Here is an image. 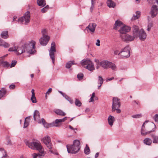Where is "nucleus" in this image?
Segmentation results:
<instances>
[{
  "mask_svg": "<svg viewBox=\"0 0 158 158\" xmlns=\"http://www.w3.org/2000/svg\"><path fill=\"white\" fill-rule=\"evenodd\" d=\"M34 120L37 121L39 123H42L45 127L48 128L52 127H58L61 125V123L64 122L67 119V117H65L64 118L61 119H56L54 122L50 123L47 124L43 118L40 119V113L39 111L35 110L34 113Z\"/></svg>",
  "mask_w": 158,
  "mask_h": 158,
  "instance_id": "1",
  "label": "nucleus"
},
{
  "mask_svg": "<svg viewBox=\"0 0 158 158\" xmlns=\"http://www.w3.org/2000/svg\"><path fill=\"white\" fill-rule=\"evenodd\" d=\"M25 142L29 148L32 149H36L40 153L33 154V158H42V156H44V155H43L44 149L39 141L34 139L30 142L26 140L25 141Z\"/></svg>",
  "mask_w": 158,
  "mask_h": 158,
  "instance_id": "2",
  "label": "nucleus"
},
{
  "mask_svg": "<svg viewBox=\"0 0 158 158\" xmlns=\"http://www.w3.org/2000/svg\"><path fill=\"white\" fill-rule=\"evenodd\" d=\"M132 30L133 36L128 34L121 35L120 37L123 41L128 42L133 40L135 38L138 37V27L135 25H133Z\"/></svg>",
  "mask_w": 158,
  "mask_h": 158,
  "instance_id": "3",
  "label": "nucleus"
},
{
  "mask_svg": "<svg viewBox=\"0 0 158 158\" xmlns=\"http://www.w3.org/2000/svg\"><path fill=\"white\" fill-rule=\"evenodd\" d=\"M80 142L79 140H74L73 144L68 145L66 146L68 152L72 154L77 153L80 149Z\"/></svg>",
  "mask_w": 158,
  "mask_h": 158,
  "instance_id": "4",
  "label": "nucleus"
},
{
  "mask_svg": "<svg viewBox=\"0 0 158 158\" xmlns=\"http://www.w3.org/2000/svg\"><path fill=\"white\" fill-rule=\"evenodd\" d=\"M98 64L101 65L104 69H107L110 68L112 70H115L116 69V67L115 64L107 60H103L98 62Z\"/></svg>",
  "mask_w": 158,
  "mask_h": 158,
  "instance_id": "5",
  "label": "nucleus"
},
{
  "mask_svg": "<svg viewBox=\"0 0 158 158\" xmlns=\"http://www.w3.org/2000/svg\"><path fill=\"white\" fill-rule=\"evenodd\" d=\"M30 14L29 11L27 12L24 15L23 17L20 18L18 20V22L21 23H23L25 22V24H27L30 22Z\"/></svg>",
  "mask_w": 158,
  "mask_h": 158,
  "instance_id": "6",
  "label": "nucleus"
},
{
  "mask_svg": "<svg viewBox=\"0 0 158 158\" xmlns=\"http://www.w3.org/2000/svg\"><path fill=\"white\" fill-rule=\"evenodd\" d=\"M130 48L129 46H127L123 48L120 52V56L123 58L128 57L130 56Z\"/></svg>",
  "mask_w": 158,
  "mask_h": 158,
  "instance_id": "7",
  "label": "nucleus"
},
{
  "mask_svg": "<svg viewBox=\"0 0 158 158\" xmlns=\"http://www.w3.org/2000/svg\"><path fill=\"white\" fill-rule=\"evenodd\" d=\"M42 140L48 148L50 149H52V145L49 136L47 135L45 136L43 138Z\"/></svg>",
  "mask_w": 158,
  "mask_h": 158,
  "instance_id": "8",
  "label": "nucleus"
},
{
  "mask_svg": "<svg viewBox=\"0 0 158 158\" xmlns=\"http://www.w3.org/2000/svg\"><path fill=\"white\" fill-rule=\"evenodd\" d=\"M55 46V42H53L51 44V49L49 50V55L53 63H54L55 61L54 52L56 51Z\"/></svg>",
  "mask_w": 158,
  "mask_h": 158,
  "instance_id": "9",
  "label": "nucleus"
},
{
  "mask_svg": "<svg viewBox=\"0 0 158 158\" xmlns=\"http://www.w3.org/2000/svg\"><path fill=\"white\" fill-rule=\"evenodd\" d=\"M121 106L120 99L117 97H114L113 99V103L112 106V110L114 111L116 110V108H119Z\"/></svg>",
  "mask_w": 158,
  "mask_h": 158,
  "instance_id": "10",
  "label": "nucleus"
},
{
  "mask_svg": "<svg viewBox=\"0 0 158 158\" xmlns=\"http://www.w3.org/2000/svg\"><path fill=\"white\" fill-rule=\"evenodd\" d=\"M146 33L142 29L139 31L138 28V37H139L140 40H141L144 41L146 39Z\"/></svg>",
  "mask_w": 158,
  "mask_h": 158,
  "instance_id": "11",
  "label": "nucleus"
},
{
  "mask_svg": "<svg viewBox=\"0 0 158 158\" xmlns=\"http://www.w3.org/2000/svg\"><path fill=\"white\" fill-rule=\"evenodd\" d=\"M158 6L153 5L151 9L150 14L152 17L154 18L155 17L158 13Z\"/></svg>",
  "mask_w": 158,
  "mask_h": 158,
  "instance_id": "12",
  "label": "nucleus"
},
{
  "mask_svg": "<svg viewBox=\"0 0 158 158\" xmlns=\"http://www.w3.org/2000/svg\"><path fill=\"white\" fill-rule=\"evenodd\" d=\"M131 30L130 27L123 25L121 27L120 29L118 30V31L122 34H126V33L129 31Z\"/></svg>",
  "mask_w": 158,
  "mask_h": 158,
  "instance_id": "13",
  "label": "nucleus"
},
{
  "mask_svg": "<svg viewBox=\"0 0 158 158\" xmlns=\"http://www.w3.org/2000/svg\"><path fill=\"white\" fill-rule=\"evenodd\" d=\"M49 36H42L40 39V44L43 46H45L49 40Z\"/></svg>",
  "mask_w": 158,
  "mask_h": 158,
  "instance_id": "14",
  "label": "nucleus"
},
{
  "mask_svg": "<svg viewBox=\"0 0 158 158\" xmlns=\"http://www.w3.org/2000/svg\"><path fill=\"white\" fill-rule=\"evenodd\" d=\"M148 121H145L143 123L142 126V128L141 130V135H146L148 134H150L151 132L153 131L154 130H151V131H146L145 130V127L144 126V125L145 124L147 123Z\"/></svg>",
  "mask_w": 158,
  "mask_h": 158,
  "instance_id": "15",
  "label": "nucleus"
},
{
  "mask_svg": "<svg viewBox=\"0 0 158 158\" xmlns=\"http://www.w3.org/2000/svg\"><path fill=\"white\" fill-rule=\"evenodd\" d=\"M36 42L34 41H31V43L29 44V46L32 48L31 50H29L28 52L30 54H33L34 53L35 50V45Z\"/></svg>",
  "mask_w": 158,
  "mask_h": 158,
  "instance_id": "16",
  "label": "nucleus"
},
{
  "mask_svg": "<svg viewBox=\"0 0 158 158\" xmlns=\"http://www.w3.org/2000/svg\"><path fill=\"white\" fill-rule=\"evenodd\" d=\"M25 46H22L21 47H16V54L18 55H19L23 53L25 51Z\"/></svg>",
  "mask_w": 158,
  "mask_h": 158,
  "instance_id": "17",
  "label": "nucleus"
},
{
  "mask_svg": "<svg viewBox=\"0 0 158 158\" xmlns=\"http://www.w3.org/2000/svg\"><path fill=\"white\" fill-rule=\"evenodd\" d=\"M124 24L122 23L118 20H116L115 21L114 24V29L115 30H117L119 28V27L121 28L123 26Z\"/></svg>",
  "mask_w": 158,
  "mask_h": 158,
  "instance_id": "18",
  "label": "nucleus"
},
{
  "mask_svg": "<svg viewBox=\"0 0 158 158\" xmlns=\"http://www.w3.org/2000/svg\"><path fill=\"white\" fill-rule=\"evenodd\" d=\"M96 26V23H90L89 26L86 27V28H88L92 32H94L95 30Z\"/></svg>",
  "mask_w": 158,
  "mask_h": 158,
  "instance_id": "19",
  "label": "nucleus"
},
{
  "mask_svg": "<svg viewBox=\"0 0 158 158\" xmlns=\"http://www.w3.org/2000/svg\"><path fill=\"white\" fill-rule=\"evenodd\" d=\"M37 3L38 6L40 7H42L46 5L45 0H37Z\"/></svg>",
  "mask_w": 158,
  "mask_h": 158,
  "instance_id": "20",
  "label": "nucleus"
},
{
  "mask_svg": "<svg viewBox=\"0 0 158 158\" xmlns=\"http://www.w3.org/2000/svg\"><path fill=\"white\" fill-rule=\"evenodd\" d=\"M108 121L109 125L112 126L113 123L115 121L114 117L110 115L108 117Z\"/></svg>",
  "mask_w": 158,
  "mask_h": 158,
  "instance_id": "21",
  "label": "nucleus"
},
{
  "mask_svg": "<svg viewBox=\"0 0 158 158\" xmlns=\"http://www.w3.org/2000/svg\"><path fill=\"white\" fill-rule=\"evenodd\" d=\"M140 12L139 11H136L135 14L133 15L131 19V20H134L136 19H139L140 17Z\"/></svg>",
  "mask_w": 158,
  "mask_h": 158,
  "instance_id": "22",
  "label": "nucleus"
},
{
  "mask_svg": "<svg viewBox=\"0 0 158 158\" xmlns=\"http://www.w3.org/2000/svg\"><path fill=\"white\" fill-rule=\"evenodd\" d=\"M54 111L57 115L61 116H64L66 115V114L64 112L60 109H55Z\"/></svg>",
  "mask_w": 158,
  "mask_h": 158,
  "instance_id": "23",
  "label": "nucleus"
},
{
  "mask_svg": "<svg viewBox=\"0 0 158 158\" xmlns=\"http://www.w3.org/2000/svg\"><path fill=\"white\" fill-rule=\"evenodd\" d=\"M7 55H6L1 57V58H2V66L4 67H8L10 66V64L7 62L6 61H4V58L6 57Z\"/></svg>",
  "mask_w": 158,
  "mask_h": 158,
  "instance_id": "24",
  "label": "nucleus"
},
{
  "mask_svg": "<svg viewBox=\"0 0 158 158\" xmlns=\"http://www.w3.org/2000/svg\"><path fill=\"white\" fill-rule=\"evenodd\" d=\"M0 46H2L4 48H7L9 47L10 45L7 42L0 39Z\"/></svg>",
  "mask_w": 158,
  "mask_h": 158,
  "instance_id": "25",
  "label": "nucleus"
},
{
  "mask_svg": "<svg viewBox=\"0 0 158 158\" xmlns=\"http://www.w3.org/2000/svg\"><path fill=\"white\" fill-rule=\"evenodd\" d=\"M84 67L91 71H92L94 69V66L92 62L88 65L85 66Z\"/></svg>",
  "mask_w": 158,
  "mask_h": 158,
  "instance_id": "26",
  "label": "nucleus"
},
{
  "mask_svg": "<svg viewBox=\"0 0 158 158\" xmlns=\"http://www.w3.org/2000/svg\"><path fill=\"white\" fill-rule=\"evenodd\" d=\"M107 4L109 7L114 8L116 6L115 3L112 0H107Z\"/></svg>",
  "mask_w": 158,
  "mask_h": 158,
  "instance_id": "27",
  "label": "nucleus"
},
{
  "mask_svg": "<svg viewBox=\"0 0 158 158\" xmlns=\"http://www.w3.org/2000/svg\"><path fill=\"white\" fill-rule=\"evenodd\" d=\"M92 61L90 60H85L84 59L82 60L81 62V64L83 66H86L88 65L90 63H91Z\"/></svg>",
  "mask_w": 158,
  "mask_h": 158,
  "instance_id": "28",
  "label": "nucleus"
},
{
  "mask_svg": "<svg viewBox=\"0 0 158 158\" xmlns=\"http://www.w3.org/2000/svg\"><path fill=\"white\" fill-rule=\"evenodd\" d=\"M152 139V142L154 143L158 144V136L154 134H152L151 135Z\"/></svg>",
  "mask_w": 158,
  "mask_h": 158,
  "instance_id": "29",
  "label": "nucleus"
},
{
  "mask_svg": "<svg viewBox=\"0 0 158 158\" xmlns=\"http://www.w3.org/2000/svg\"><path fill=\"white\" fill-rule=\"evenodd\" d=\"M144 143L148 145H150L152 143V140L149 138H146L143 140Z\"/></svg>",
  "mask_w": 158,
  "mask_h": 158,
  "instance_id": "30",
  "label": "nucleus"
},
{
  "mask_svg": "<svg viewBox=\"0 0 158 158\" xmlns=\"http://www.w3.org/2000/svg\"><path fill=\"white\" fill-rule=\"evenodd\" d=\"M6 90L5 88H2L0 90V99L4 96L6 93Z\"/></svg>",
  "mask_w": 158,
  "mask_h": 158,
  "instance_id": "31",
  "label": "nucleus"
},
{
  "mask_svg": "<svg viewBox=\"0 0 158 158\" xmlns=\"http://www.w3.org/2000/svg\"><path fill=\"white\" fill-rule=\"evenodd\" d=\"M1 36L4 39H6L8 37L7 31H3L1 34Z\"/></svg>",
  "mask_w": 158,
  "mask_h": 158,
  "instance_id": "32",
  "label": "nucleus"
},
{
  "mask_svg": "<svg viewBox=\"0 0 158 158\" xmlns=\"http://www.w3.org/2000/svg\"><path fill=\"white\" fill-rule=\"evenodd\" d=\"M30 116L27 117L25 120L24 123V127H23L24 128H26L29 125V122L30 121Z\"/></svg>",
  "mask_w": 158,
  "mask_h": 158,
  "instance_id": "33",
  "label": "nucleus"
},
{
  "mask_svg": "<svg viewBox=\"0 0 158 158\" xmlns=\"http://www.w3.org/2000/svg\"><path fill=\"white\" fill-rule=\"evenodd\" d=\"M148 3L153 5H157L158 6V1L157 0H147Z\"/></svg>",
  "mask_w": 158,
  "mask_h": 158,
  "instance_id": "34",
  "label": "nucleus"
},
{
  "mask_svg": "<svg viewBox=\"0 0 158 158\" xmlns=\"http://www.w3.org/2000/svg\"><path fill=\"white\" fill-rule=\"evenodd\" d=\"M74 64H76L73 61H70L68 62L66 64V67L67 68L69 69L71 66Z\"/></svg>",
  "mask_w": 158,
  "mask_h": 158,
  "instance_id": "35",
  "label": "nucleus"
},
{
  "mask_svg": "<svg viewBox=\"0 0 158 158\" xmlns=\"http://www.w3.org/2000/svg\"><path fill=\"white\" fill-rule=\"evenodd\" d=\"M4 153L5 154L3 155L2 156V158L6 157L7 156V155L6 153V152L5 150L3 148H0V154L2 153Z\"/></svg>",
  "mask_w": 158,
  "mask_h": 158,
  "instance_id": "36",
  "label": "nucleus"
},
{
  "mask_svg": "<svg viewBox=\"0 0 158 158\" xmlns=\"http://www.w3.org/2000/svg\"><path fill=\"white\" fill-rule=\"evenodd\" d=\"M84 153L86 154H89L90 153V149L89 147L87 144L84 149Z\"/></svg>",
  "mask_w": 158,
  "mask_h": 158,
  "instance_id": "37",
  "label": "nucleus"
},
{
  "mask_svg": "<svg viewBox=\"0 0 158 158\" xmlns=\"http://www.w3.org/2000/svg\"><path fill=\"white\" fill-rule=\"evenodd\" d=\"M103 79L101 76H99L98 77V84H100L101 85H102L103 84Z\"/></svg>",
  "mask_w": 158,
  "mask_h": 158,
  "instance_id": "38",
  "label": "nucleus"
},
{
  "mask_svg": "<svg viewBox=\"0 0 158 158\" xmlns=\"http://www.w3.org/2000/svg\"><path fill=\"white\" fill-rule=\"evenodd\" d=\"M95 97V93L94 92L92 93V94L91 95V98L89 100V102H91L94 101V98Z\"/></svg>",
  "mask_w": 158,
  "mask_h": 158,
  "instance_id": "39",
  "label": "nucleus"
},
{
  "mask_svg": "<svg viewBox=\"0 0 158 158\" xmlns=\"http://www.w3.org/2000/svg\"><path fill=\"white\" fill-rule=\"evenodd\" d=\"M70 103L72 104L73 103V100L68 96L65 94L64 97Z\"/></svg>",
  "mask_w": 158,
  "mask_h": 158,
  "instance_id": "40",
  "label": "nucleus"
},
{
  "mask_svg": "<svg viewBox=\"0 0 158 158\" xmlns=\"http://www.w3.org/2000/svg\"><path fill=\"white\" fill-rule=\"evenodd\" d=\"M75 104L77 106H80L81 105V103L80 101L76 99L75 101Z\"/></svg>",
  "mask_w": 158,
  "mask_h": 158,
  "instance_id": "41",
  "label": "nucleus"
},
{
  "mask_svg": "<svg viewBox=\"0 0 158 158\" xmlns=\"http://www.w3.org/2000/svg\"><path fill=\"white\" fill-rule=\"evenodd\" d=\"M10 52H15L16 54V47H14L10 48L8 50Z\"/></svg>",
  "mask_w": 158,
  "mask_h": 158,
  "instance_id": "42",
  "label": "nucleus"
},
{
  "mask_svg": "<svg viewBox=\"0 0 158 158\" xmlns=\"http://www.w3.org/2000/svg\"><path fill=\"white\" fill-rule=\"evenodd\" d=\"M31 100L32 103H35L37 102L36 98L35 95H34V96H31Z\"/></svg>",
  "mask_w": 158,
  "mask_h": 158,
  "instance_id": "43",
  "label": "nucleus"
},
{
  "mask_svg": "<svg viewBox=\"0 0 158 158\" xmlns=\"http://www.w3.org/2000/svg\"><path fill=\"white\" fill-rule=\"evenodd\" d=\"M41 33H42L43 36H48V35H46L47 31L46 29H44L42 30L41 31Z\"/></svg>",
  "mask_w": 158,
  "mask_h": 158,
  "instance_id": "44",
  "label": "nucleus"
},
{
  "mask_svg": "<svg viewBox=\"0 0 158 158\" xmlns=\"http://www.w3.org/2000/svg\"><path fill=\"white\" fill-rule=\"evenodd\" d=\"M95 0H91V4L92 5L90 7V9L91 11H92L93 10V8L94 7V4L95 3Z\"/></svg>",
  "mask_w": 158,
  "mask_h": 158,
  "instance_id": "45",
  "label": "nucleus"
},
{
  "mask_svg": "<svg viewBox=\"0 0 158 158\" xmlns=\"http://www.w3.org/2000/svg\"><path fill=\"white\" fill-rule=\"evenodd\" d=\"M83 77V74L82 73H79L77 75V78L81 80L82 79Z\"/></svg>",
  "mask_w": 158,
  "mask_h": 158,
  "instance_id": "46",
  "label": "nucleus"
},
{
  "mask_svg": "<svg viewBox=\"0 0 158 158\" xmlns=\"http://www.w3.org/2000/svg\"><path fill=\"white\" fill-rule=\"evenodd\" d=\"M17 63V61L15 60H12V61L11 64L10 65V67L12 68L14 67Z\"/></svg>",
  "mask_w": 158,
  "mask_h": 158,
  "instance_id": "47",
  "label": "nucleus"
},
{
  "mask_svg": "<svg viewBox=\"0 0 158 158\" xmlns=\"http://www.w3.org/2000/svg\"><path fill=\"white\" fill-rule=\"evenodd\" d=\"M95 61L96 63V64H97V66L96 67V69H98L100 68V66H101V65H100L98 64V62H100V61H99L98 60L96 59H95Z\"/></svg>",
  "mask_w": 158,
  "mask_h": 158,
  "instance_id": "48",
  "label": "nucleus"
},
{
  "mask_svg": "<svg viewBox=\"0 0 158 158\" xmlns=\"http://www.w3.org/2000/svg\"><path fill=\"white\" fill-rule=\"evenodd\" d=\"M141 116H142V115L141 114H137L132 115V117L133 118H139L141 117Z\"/></svg>",
  "mask_w": 158,
  "mask_h": 158,
  "instance_id": "49",
  "label": "nucleus"
},
{
  "mask_svg": "<svg viewBox=\"0 0 158 158\" xmlns=\"http://www.w3.org/2000/svg\"><path fill=\"white\" fill-rule=\"evenodd\" d=\"M115 109H116V110H115L114 111H113L112 110V112H114L116 110L117 113L118 114H119L121 112V110L120 109H119V108H117L116 107V108H115Z\"/></svg>",
  "mask_w": 158,
  "mask_h": 158,
  "instance_id": "50",
  "label": "nucleus"
},
{
  "mask_svg": "<svg viewBox=\"0 0 158 158\" xmlns=\"http://www.w3.org/2000/svg\"><path fill=\"white\" fill-rule=\"evenodd\" d=\"M154 119L156 122L158 123V114H156L154 117Z\"/></svg>",
  "mask_w": 158,
  "mask_h": 158,
  "instance_id": "51",
  "label": "nucleus"
},
{
  "mask_svg": "<svg viewBox=\"0 0 158 158\" xmlns=\"http://www.w3.org/2000/svg\"><path fill=\"white\" fill-rule=\"evenodd\" d=\"M69 127L70 129L73 130L75 133H76V132L75 130H77V128H74L73 127H72L71 125H69Z\"/></svg>",
  "mask_w": 158,
  "mask_h": 158,
  "instance_id": "52",
  "label": "nucleus"
},
{
  "mask_svg": "<svg viewBox=\"0 0 158 158\" xmlns=\"http://www.w3.org/2000/svg\"><path fill=\"white\" fill-rule=\"evenodd\" d=\"M114 53L115 55H118L120 56V53H119L120 52H119V51L118 50H115L114 52Z\"/></svg>",
  "mask_w": 158,
  "mask_h": 158,
  "instance_id": "53",
  "label": "nucleus"
},
{
  "mask_svg": "<svg viewBox=\"0 0 158 158\" xmlns=\"http://www.w3.org/2000/svg\"><path fill=\"white\" fill-rule=\"evenodd\" d=\"M48 10L46 9V8L44 7L42 8L41 10V11L42 13H44L46 12Z\"/></svg>",
  "mask_w": 158,
  "mask_h": 158,
  "instance_id": "54",
  "label": "nucleus"
},
{
  "mask_svg": "<svg viewBox=\"0 0 158 158\" xmlns=\"http://www.w3.org/2000/svg\"><path fill=\"white\" fill-rule=\"evenodd\" d=\"M96 45L97 46H100V41L99 39L97 40V42L96 43Z\"/></svg>",
  "mask_w": 158,
  "mask_h": 158,
  "instance_id": "55",
  "label": "nucleus"
},
{
  "mask_svg": "<svg viewBox=\"0 0 158 158\" xmlns=\"http://www.w3.org/2000/svg\"><path fill=\"white\" fill-rule=\"evenodd\" d=\"M52 89L51 88L49 89L46 93V94H49L52 91Z\"/></svg>",
  "mask_w": 158,
  "mask_h": 158,
  "instance_id": "56",
  "label": "nucleus"
},
{
  "mask_svg": "<svg viewBox=\"0 0 158 158\" xmlns=\"http://www.w3.org/2000/svg\"><path fill=\"white\" fill-rule=\"evenodd\" d=\"M15 87V85H11L9 86V88L10 89H13Z\"/></svg>",
  "mask_w": 158,
  "mask_h": 158,
  "instance_id": "57",
  "label": "nucleus"
},
{
  "mask_svg": "<svg viewBox=\"0 0 158 158\" xmlns=\"http://www.w3.org/2000/svg\"><path fill=\"white\" fill-rule=\"evenodd\" d=\"M153 26V23L152 22L149 23L148 24V27H149L151 28Z\"/></svg>",
  "mask_w": 158,
  "mask_h": 158,
  "instance_id": "58",
  "label": "nucleus"
},
{
  "mask_svg": "<svg viewBox=\"0 0 158 158\" xmlns=\"http://www.w3.org/2000/svg\"><path fill=\"white\" fill-rule=\"evenodd\" d=\"M52 153L54 154L55 155H57L58 153L56 152H53V150H51L50 151Z\"/></svg>",
  "mask_w": 158,
  "mask_h": 158,
  "instance_id": "59",
  "label": "nucleus"
},
{
  "mask_svg": "<svg viewBox=\"0 0 158 158\" xmlns=\"http://www.w3.org/2000/svg\"><path fill=\"white\" fill-rule=\"evenodd\" d=\"M31 92L32 93V96H34V95H35V90L34 89H32L31 90Z\"/></svg>",
  "mask_w": 158,
  "mask_h": 158,
  "instance_id": "60",
  "label": "nucleus"
},
{
  "mask_svg": "<svg viewBox=\"0 0 158 158\" xmlns=\"http://www.w3.org/2000/svg\"><path fill=\"white\" fill-rule=\"evenodd\" d=\"M114 77H111V78L107 79L106 81H110L114 79Z\"/></svg>",
  "mask_w": 158,
  "mask_h": 158,
  "instance_id": "61",
  "label": "nucleus"
},
{
  "mask_svg": "<svg viewBox=\"0 0 158 158\" xmlns=\"http://www.w3.org/2000/svg\"><path fill=\"white\" fill-rule=\"evenodd\" d=\"M7 144L11 145V142L10 140L9 139L7 141Z\"/></svg>",
  "mask_w": 158,
  "mask_h": 158,
  "instance_id": "62",
  "label": "nucleus"
},
{
  "mask_svg": "<svg viewBox=\"0 0 158 158\" xmlns=\"http://www.w3.org/2000/svg\"><path fill=\"white\" fill-rule=\"evenodd\" d=\"M99 153L98 152H97L95 155V158H97L99 155Z\"/></svg>",
  "mask_w": 158,
  "mask_h": 158,
  "instance_id": "63",
  "label": "nucleus"
},
{
  "mask_svg": "<svg viewBox=\"0 0 158 158\" xmlns=\"http://www.w3.org/2000/svg\"><path fill=\"white\" fill-rule=\"evenodd\" d=\"M59 92L63 97H64V95H65V94H64V93H63L61 91H59Z\"/></svg>",
  "mask_w": 158,
  "mask_h": 158,
  "instance_id": "64",
  "label": "nucleus"
}]
</instances>
